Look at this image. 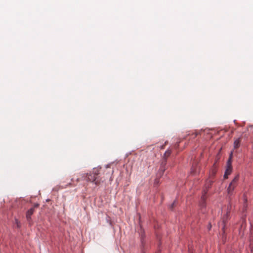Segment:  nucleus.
<instances>
[{"instance_id":"f257e3e1","label":"nucleus","mask_w":253,"mask_h":253,"mask_svg":"<svg viewBox=\"0 0 253 253\" xmlns=\"http://www.w3.org/2000/svg\"><path fill=\"white\" fill-rule=\"evenodd\" d=\"M213 181L209 180L207 181V183L205 185V189L204 190L203 195L201 197V201L200 202V205L202 208H204L206 206V194H207L208 189L211 187L212 185Z\"/></svg>"},{"instance_id":"f03ea898","label":"nucleus","mask_w":253,"mask_h":253,"mask_svg":"<svg viewBox=\"0 0 253 253\" xmlns=\"http://www.w3.org/2000/svg\"><path fill=\"white\" fill-rule=\"evenodd\" d=\"M239 179V174H237L235 176V177L229 184L227 188V193L228 195L231 196L233 194L234 190L238 185Z\"/></svg>"},{"instance_id":"7ed1b4c3","label":"nucleus","mask_w":253,"mask_h":253,"mask_svg":"<svg viewBox=\"0 0 253 253\" xmlns=\"http://www.w3.org/2000/svg\"><path fill=\"white\" fill-rule=\"evenodd\" d=\"M232 157V153L230 155V159L228 161V164L227 167L226 169V171L225 172L224 175V178L226 179L228 178V176L229 175H230L232 171V167L231 164H230V159Z\"/></svg>"},{"instance_id":"20e7f679","label":"nucleus","mask_w":253,"mask_h":253,"mask_svg":"<svg viewBox=\"0 0 253 253\" xmlns=\"http://www.w3.org/2000/svg\"><path fill=\"white\" fill-rule=\"evenodd\" d=\"M39 204H35L32 208L29 209L26 213V218L28 221H30L31 219V215L33 214L35 211V208H38Z\"/></svg>"},{"instance_id":"39448f33","label":"nucleus","mask_w":253,"mask_h":253,"mask_svg":"<svg viewBox=\"0 0 253 253\" xmlns=\"http://www.w3.org/2000/svg\"><path fill=\"white\" fill-rule=\"evenodd\" d=\"M86 176L87 177L86 180L90 182H94V183L96 185L99 183V181L97 180V177L93 174H88L87 173L86 174Z\"/></svg>"},{"instance_id":"423d86ee","label":"nucleus","mask_w":253,"mask_h":253,"mask_svg":"<svg viewBox=\"0 0 253 253\" xmlns=\"http://www.w3.org/2000/svg\"><path fill=\"white\" fill-rule=\"evenodd\" d=\"M171 154V151L168 150L166 151L164 155V158L165 159L164 162H163L162 165H165L166 164L167 159L170 156Z\"/></svg>"},{"instance_id":"0eeeda50","label":"nucleus","mask_w":253,"mask_h":253,"mask_svg":"<svg viewBox=\"0 0 253 253\" xmlns=\"http://www.w3.org/2000/svg\"><path fill=\"white\" fill-rule=\"evenodd\" d=\"M241 142L240 138H238L235 140L234 142V147L235 148H238L240 146V143Z\"/></svg>"},{"instance_id":"6e6552de","label":"nucleus","mask_w":253,"mask_h":253,"mask_svg":"<svg viewBox=\"0 0 253 253\" xmlns=\"http://www.w3.org/2000/svg\"><path fill=\"white\" fill-rule=\"evenodd\" d=\"M100 169V168H94L93 169V175H94L96 177V176L99 173Z\"/></svg>"},{"instance_id":"1a4fd4ad","label":"nucleus","mask_w":253,"mask_h":253,"mask_svg":"<svg viewBox=\"0 0 253 253\" xmlns=\"http://www.w3.org/2000/svg\"><path fill=\"white\" fill-rule=\"evenodd\" d=\"M249 247L251 249V251L252 253L253 252V238L250 240Z\"/></svg>"},{"instance_id":"9d476101","label":"nucleus","mask_w":253,"mask_h":253,"mask_svg":"<svg viewBox=\"0 0 253 253\" xmlns=\"http://www.w3.org/2000/svg\"><path fill=\"white\" fill-rule=\"evenodd\" d=\"M113 170H111L110 169L109 170H107L106 175L107 176L106 178L108 177H110L111 175L112 174Z\"/></svg>"},{"instance_id":"9b49d317","label":"nucleus","mask_w":253,"mask_h":253,"mask_svg":"<svg viewBox=\"0 0 253 253\" xmlns=\"http://www.w3.org/2000/svg\"><path fill=\"white\" fill-rule=\"evenodd\" d=\"M159 183V180L158 179H156L154 182V185L157 186V185H158Z\"/></svg>"},{"instance_id":"f8f14e48","label":"nucleus","mask_w":253,"mask_h":253,"mask_svg":"<svg viewBox=\"0 0 253 253\" xmlns=\"http://www.w3.org/2000/svg\"><path fill=\"white\" fill-rule=\"evenodd\" d=\"M174 204H175V202H173V204L171 205L170 208L172 209L173 208Z\"/></svg>"},{"instance_id":"ddd939ff","label":"nucleus","mask_w":253,"mask_h":253,"mask_svg":"<svg viewBox=\"0 0 253 253\" xmlns=\"http://www.w3.org/2000/svg\"><path fill=\"white\" fill-rule=\"evenodd\" d=\"M245 203H246L247 201V200L246 198H244Z\"/></svg>"},{"instance_id":"4468645a","label":"nucleus","mask_w":253,"mask_h":253,"mask_svg":"<svg viewBox=\"0 0 253 253\" xmlns=\"http://www.w3.org/2000/svg\"><path fill=\"white\" fill-rule=\"evenodd\" d=\"M62 187V188H65L66 187H64L63 185L61 186Z\"/></svg>"},{"instance_id":"2eb2a0df","label":"nucleus","mask_w":253,"mask_h":253,"mask_svg":"<svg viewBox=\"0 0 253 253\" xmlns=\"http://www.w3.org/2000/svg\"><path fill=\"white\" fill-rule=\"evenodd\" d=\"M72 185L71 182L69 183L68 185L71 186Z\"/></svg>"},{"instance_id":"dca6fc26","label":"nucleus","mask_w":253,"mask_h":253,"mask_svg":"<svg viewBox=\"0 0 253 253\" xmlns=\"http://www.w3.org/2000/svg\"><path fill=\"white\" fill-rule=\"evenodd\" d=\"M165 171V169H162V172L163 173Z\"/></svg>"},{"instance_id":"f3484780","label":"nucleus","mask_w":253,"mask_h":253,"mask_svg":"<svg viewBox=\"0 0 253 253\" xmlns=\"http://www.w3.org/2000/svg\"><path fill=\"white\" fill-rule=\"evenodd\" d=\"M77 180V181H79V179L78 178Z\"/></svg>"}]
</instances>
